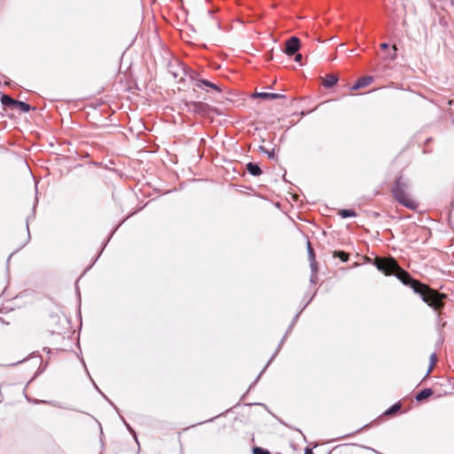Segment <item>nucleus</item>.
Segmentation results:
<instances>
[{
  "label": "nucleus",
  "instance_id": "20e7f679",
  "mask_svg": "<svg viewBox=\"0 0 454 454\" xmlns=\"http://www.w3.org/2000/svg\"><path fill=\"white\" fill-rule=\"evenodd\" d=\"M193 84H194V87H196L198 89L205 90L207 91H208V89H213L217 92L222 91L221 88L218 85H216L207 80H205V79H194Z\"/></svg>",
  "mask_w": 454,
  "mask_h": 454
},
{
  "label": "nucleus",
  "instance_id": "39448f33",
  "mask_svg": "<svg viewBox=\"0 0 454 454\" xmlns=\"http://www.w3.org/2000/svg\"><path fill=\"white\" fill-rule=\"evenodd\" d=\"M190 109L200 114H206L208 109V106L202 102H192L190 104Z\"/></svg>",
  "mask_w": 454,
  "mask_h": 454
},
{
  "label": "nucleus",
  "instance_id": "ddd939ff",
  "mask_svg": "<svg viewBox=\"0 0 454 454\" xmlns=\"http://www.w3.org/2000/svg\"><path fill=\"white\" fill-rule=\"evenodd\" d=\"M339 215L343 218L353 217L356 215V212L352 209H342L340 211Z\"/></svg>",
  "mask_w": 454,
  "mask_h": 454
},
{
  "label": "nucleus",
  "instance_id": "f257e3e1",
  "mask_svg": "<svg viewBox=\"0 0 454 454\" xmlns=\"http://www.w3.org/2000/svg\"><path fill=\"white\" fill-rule=\"evenodd\" d=\"M373 264L385 275H394L402 281L403 285L411 286L416 294L421 296L426 303L435 310H439L443 307L442 300L445 298L444 294L412 278L410 273L402 269L394 258L377 256L374 259Z\"/></svg>",
  "mask_w": 454,
  "mask_h": 454
},
{
  "label": "nucleus",
  "instance_id": "f3484780",
  "mask_svg": "<svg viewBox=\"0 0 454 454\" xmlns=\"http://www.w3.org/2000/svg\"><path fill=\"white\" fill-rule=\"evenodd\" d=\"M437 362V356L435 353H433L431 356H430V368H429V372L434 368L435 363Z\"/></svg>",
  "mask_w": 454,
  "mask_h": 454
},
{
  "label": "nucleus",
  "instance_id": "dca6fc26",
  "mask_svg": "<svg viewBox=\"0 0 454 454\" xmlns=\"http://www.w3.org/2000/svg\"><path fill=\"white\" fill-rule=\"evenodd\" d=\"M308 253H309V260L311 262L315 261V252L311 247L310 242H308Z\"/></svg>",
  "mask_w": 454,
  "mask_h": 454
},
{
  "label": "nucleus",
  "instance_id": "7ed1b4c3",
  "mask_svg": "<svg viewBox=\"0 0 454 454\" xmlns=\"http://www.w3.org/2000/svg\"><path fill=\"white\" fill-rule=\"evenodd\" d=\"M300 40L296 36H292L286 42L285 52L288 56L295 54L300 49Z\"/></svg>",
  "mask_w": 454,
  "mask_h": 454
},
{
  "label": "nucleus",
  "instance_id": "a211bd4d",
  "mask_svg": "<svg viewBox=\"0 0 454 454\" xmlns=\"http://www.w3.org/2000/svg\"><path fill=\"white\" fill-rule=\"evenodd\" d=\"M254 454H270V453L267 450H264L261 447H255V448H254Z\"/></svg>",
  "mask_w": 454,
  "mask_h": 454
},
{
  "label": "nucleus",
  "instance_id": "1a4fd4ad",
  "mask_svg": "<svg viewBox=\"0 0 454 454\" xmlns=\"http://www.w3.org/2000/svg\"><path fill=\"white\" fill-rule=\"evenodd\" d=\"M1 103L4 106H8V107H10L12 109H14L15 108L16 100L13 99L12 98H11L9 95H3L2 98H1Z\"/></svg>",
  "mask_w": 454,
  "mask_h": 454
},
{
  "label": "nucleus",
  "instance_id": "6e6552de",
  "mask_svg": "<svg viewBox=\"0 0 454 454\" xmlns=\"http://www.w3.org/2000/svg\"><path fill=\"white\" fill-rule=\"evenodd\" d=\"M338 82V77L334 74H327L324 79H323V82H322V84L325 87V88H331L333 87V85H335Z\"/></svg>",
  "mask_w": 454,
  "mask_h": 454
},
{
  "label": "nucleus",
  "instance_id": "6ab92c4d",
  "mask_svg": "<svg viewBox=\"0 0 454 454\" xmlns=\"http://www.w3.org/2000/svg\"><path fill=\"white\" fill-rule=\"evenodd\" d=\"M301 59H302V55H301V54H300V53H297V54L295 55L294 60H295L296 62H301Z\"/></svg>",
  "mask_w": 454,
  "mask_h": 454
},
{
  "label": "nucleus",
  "instance_id": "aec40b11",
  "mask_svg": "<svg viewBox=\"0 0 454 454\" xmlns=\"http://www.w3.org/2000/svg\"><path fill=\"white\" fill-rule=\"evenodd\" d=\"M380 48L381 49H387L388 48V44L387 43H383L380 44Z\"/></svg>",
  "mask_w": 454,
  "mask_h": 454
},
{
  "label": "nucleus",
  "instance_id": "f03ea898",
  "mask_svg": "<svg viewBox=\"0 0 454 454\" xmlns=\"http://www.w3.org/2000/svg\"><path fill=\"white\" fill-rule=\"evenodd\" d=\"M407 190V184L403 182L402 178L399 177L392 187L393 197L403 206L410 209H416L418 207V203L410 197Z\"/></svg>",
  "mask_w": 454,
  "mask_h": 454
},
{
  "label": "nucleus",
  "instance_id": "423d86ee",
  "mask_svg": "<svg viewBox=\"0 0 454 454\" xmlns=\"http://www.w3.org/2000/svg\"><path fill=\"white\" fill-rule=\"evenodd\" d=\"M373 81L372 76H364L359 78L356 82L351 87L352 90H356L361 88L366 87L371 84Z\"/></svg>",
  "mask_w": 454,
  "mask_h": 454
},
{
  "label": "nucleus",
  "instance_id": "9b49d317",
  "mask_svg": "<svg viewBox=\"0 0 454 454\" xmlns=\"http://www.w3.org/2000/svg\"><path fill=\"white\" fill-rule=\"evenodd\" d=\"M433 395V390L431 388H425L423 389L422 391H420L417 395H416V400L417 401H423L427 398H428L429 396H431Z\"/></svg>",
  "mask_w": 454,
  "mask_h": 454
},
{
  "label": "nucleus",
  "instance_id": "4be33fe9",
  "mask_svg": "<svg viewBox=\"0 0 454 454\" xmlns=\"http://www.w3.org/2000/svg\"><path fill=\"white\" fill-rule=\"evenodd\" d=\"M393 50L395 51H396V47L394 45L393 46Z\"/></svg>",
  "mask_w": 454,
  "mask_h": 454
},
{
  "label": "nucleus",
  "instance_id": "9d476101",
  "mask_svg": "<svg viewBox=\"0 0 454 454\" xmlns=\"http://www.w3.org/2000/svg\"><path fill=\"white\" fill-rule=\"evenodd\" d=\"M247 169L252 176H258L262 174V170H261L260 167L253 162H249L247 165Z\"/></svg>",
  "mask_w": 454,
  "mask_h": 454
},
{
  "label": "nucleus",
  "instance_id": "412c9836",
  "mask_svg": "<svg viewBox=\"0 0 454 454\" xmlns=\"http://www.w3.org/2000/svg\"><path fill=\"white\" fill-rule=\"evenodd\" d=\"M306 454H313V453H312V451H311V450H309V451H308V450H307V451H306Z\"/></svg>",
  "mask_w": 454,
  "mask_h": 454
},
{
  "label": "nucleus",
  "instance_id": "f8f14e48",
  "mask_svg": "<svg viewBox=\"0 0 454 454\" xmlns=\"http://www.w3.org/2000/svg\"><path fill=\"white\" fill-rule=\"evenodd\" d=\"M14 109H19L21 112L27 113L30 110V106L25 102L16 100Z\"/></svg>",
  "mask_w": 454,
  "mask_h": 454
},
{
  "label": "nucleus",
  "instance_id": "0eeeda50",
  "mask_svg": "<svg viewBox=\"0 0 454 454\" xmlns=\"http://www.w3.org/2000/svg\"><path fill=\"white\" fill-rule=\"evenodd\" d=\"M254 98H260L262 99L273 100L278 98H285V95L278 93H269V92H256Z\"/></svg>",
  "mask_w": 454,
  "mask_h": 454
},
{
  "label": "nucleus",
  "instance_id": "4468645a",
  "mask_svg": "<svg viewBox=\"0 0 454 454\" xmlns=\"http://www.w3.org/2000/svg\"><path fill=\"white\" fill-rule=\"evenodd\" d=\"M334 256H338L342 262H347L349 258L348 254L343 251L335 252Z\"/></svg>",
  "mask_w": 454,
  "mask_h": 454
},
{
  "label": "nucleus",
  "instance_id": "2eb2a0df",
  "mask_svg": "<svg viewBox=\"0 0 454 454\" xmlns=\"http://www.w3.org/2000/svg\"><path fill=\"white\" fill-rule=\"evenodd\" d=\"M400 408H401V405H400V404H398V403H395V404H394L392 407H390V408L387 411L386 414H387V415L395 414L397 411H399V410H400Z\"/></svg>",
  "mask_w": 454,
  "mask_h": 454
}]
</instances>
